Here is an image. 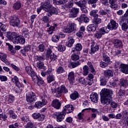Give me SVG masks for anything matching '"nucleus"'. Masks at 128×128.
<instances>
[{
	"label": "nucleus",
	"mask_w": 128,
	"mask_h": 128,
	"mask_svg": "<svg viewBox=\"0 0 128 128\" xmlns=\"http://www.w3.org/2000/svg\"><path fill=\"white\" fill-rule=\"evenodd\" d=\"M75 4L80 6V8H86V0H80L78 2H75Z\"/></svg>",
	"instance_id": "a878e982"
},
{
	"label": "nucleus",
	"mask_w": 128,
	"mask_h": 128,
	"mask_svg": "<svg viewBox=\"0 0 128 128\" xmlns=\"http://www.w3.org/2000/svg\"><path fill=\"white\" fill-rule=\"evenodd\" d=\"M52 106L56 110H60L62 106V103L60 102V100L58 99L54 100L52 102Z\"/></svg>",
	"instance_id": "dca6fc26"
},
{
	"label": "nucleus",
	"mask_w": 128,
	"mask_h": 128,
	"mask_svg": "<svg viewBox=\"0 0 128 128\" xmlns=\"http://www.w3.org/2000/svg\"><path fill=\"white\" fill-rule=\"evenodd\" d=\"M18 34L16 32H8L6 34V37L8 38L10 40H12L13 43L14 42Z\"/></svg>",
	"instance_id": "9b49d317"
},
{
	"label": "nucleus",
	"mask_w": 128,
	"mask_h": 128,
	"mask_svg": "<svg viewBox=\"0 0 128 128\" xmlns=\"http://www.w3.org/2000/svg\"><path fill=\"white\" fill-rule=\"evenodd\" d=\"M114 46L115 48H122L123 46L122 42V40H114Z\"/></svg>",
	"instance_id": "2f4dec72"
},
{
	"label": "nucleus",
	"mask_w": 128,
	"mask_h": 128,
	"mask_svg": "<svg viewBox=\"0 0 128 128\" xmlns=\"http://www.w3.org/2000/svg\"><path fill=\"white\" fill-rule=\"evenodd\" d=\"M78 82L82 84H84V86H86V80L82 77H80L78 79Z\"/></svg>",
	"instance_id": "bf43d9fd"
},
{
	"label": "nucleus",
	"mask_w": 128,
	"mask_h": 128,
	"mask_svg": "<svg viewBox=\"0 0 128 128\" xmlns=\"http://www.w3.org/2000/svg\"><path fill=\"white\" fill-rule=\"evenodd\" d=\"M41 4L46 8H50L52 6L50 4V0H46L44 2H42Z\"/></svg>",
	"instance_id": "09e8293b"
},
{
	"label": "nucleus",
	"mask_w": 128,
	"mask_h": 128,
	"mask_svg": "<svg viewBox=\"0 0 128 128\" xmlns=\"http://www.w3.org/2000/svg\"><path fill=\"white\" fill-rule=\"evenodd\" d=\"M92 22L94 24L98 26V24H100L102 23V19L98 18V16L95 17L93 18Z\"/></svg>",
	"instance_id": "a19ab883"
},
{
	"label": "nucleus",
	"mask_w": 128,
	"mask_h": 128,
	"mask_svg": "<svg viewBox=\"0 0 128 128\" xmlns=\"http://www.w3.org/2000/svg\"><path fill=\"white\" fill-rule=\"evenodd\" d=\"M66 112L62 110V112H56L53 114V116L56 118L57 122H60L64 118Z\"/></svg>",
	"instance_id": "6e6552de"
},
{
	"label": "nucleus",
	"mask_w": 128,
	"mask_h": 128,
	"mask_svg": "<svg viewBox=\"0 0 128 128\" xmlns=\"http://www.w3.org/2000/svg\"><path fill=\"white\" fill-rule=\"evenodd\" d=\"M56 26H58V24H54L53 26H50V27L46 30V32H48L49 34H52L56 30Z\"/></svg>",
	"instance_id": "7c9ffc66"
},
{
	"label": "nucleus",
	"mask_w": 128,
	"mask_h": 128,
	"mask_svg": "<svg viewBox=\"0 0 128 128\" xmlns=\"http://www.w3.org/2000/svg\"><path fill=\"white\" fill-rule=\"evenodd\" d=\"M32 80L35 84H38V86H42V84H44V81L42 78L36 75Z\"/></svg>",
	"instance_id": "f3484780"
},
{
	"label": "nucleus",
	"mask_w": 128,
	"mask_h": 128,
	"mask_svg": "<svg viewBox=\"0 0 128 128\" xmlns=\"http://www.w3.org/2000/svg\"><path fill=\"white\" fill-rule=\"evenodd\" d=\"M80 94H78V92L76 91L70 95V98H71V100H76V98H78Z\"/></svg>",
	"instance_id": "37998d69"
},
{
	"label": "nucleus",
	"mask_w": 128,
	"mask_h": 128,
	"mask_svg": "<svg viewBox=\"0 0 128 128\" xmlns=\"http://www.w3.org/2000/svg\"><path fill=\"white\" fill-rule=\"evenodd\" d=\"M10 26H12L14 28H18L20 24V18H18V17L16 16H10Z\"/></svg>",
	"instance_id": "20e7f679"
},
{
	"label": "nucleus",
	"mask_w": 128,
	"mask_h": 128,
	"mask_svg": "<svg viewBox=\"0 0 128 128\" xmlns=\"http://www.w3.org/2000/svg\"><path fill=\"white\" fill-rule=\"evenodd\" d=\"M68 80L69 82H73L74 80V72H70L68 74Z\"/></svg>",
	"instance_id": "864d4df0"
},
{
	"label": "nucleus",
	"mask_w": 128,
	"mask_h": 128,
	"mask_svg": "<svg viewBox=\"0 0 128 128\" xmlns=\"http://www.w3.org/2000/svg\"><path fill=\"white\" fill-rule=\"evenodd\" d=\"M108 32H110V30H108V26L102 27L98 30V32H100L102 36H104V34H108Z\"/></svg>",
	"instance_id": "c9c22d12"
},
{
	"label": "nucleus",
	"mask_w": 128,
	"mask_h": 128,
	"mask_svg": "<svg viewBox=\"0 0 128 128\" xmlns=\"http://www.w3.org/2000/svg\"><path fill=\"white\" fill-rule=\"evenodd\" d=\"M114 92H112V90L106 88L102 89L100 92L101 104L108 106L112 98V96Z\"/></svg>",
	"instance_id": "f257e3e1"
},
{
	"label": "nucleus",
	"mask_w": 128,
	"mask_h": 128,
	"mask_svg": "<svg viewBox=\"0 0 128 128\" xmlns=\"http://www.w3.org/2000/svg\"><path fill=\"white\" fill-rule=\"evenodd\" d=\"M74 106L68 104L63 108L62 110L64 111V112H66V114H70V112H74Z\"/></svg>",
	"instance_id": "4468645a"
},
{
	"label": "nucleus",
	"mask_w": 128,
	"mask_h": 128,
	"mask_svg": "<svg viewBox=\"0 0 128 128\" xmlns=\"http://www.w3.org/2000/svg\"><path fill=\"white\" fill-rule=\"evenodd\" d=\"M104 74L105 78H108V80L110 78L114 76V72H112V70H105Z\"/></svg>",
	"instance_id": "4be33fe9"
},
{
	"label": "nucleus",
	"mask_w": 128,
	"mask_h": 128,
	"mask_svg": "<svg viewBox=\"0 0 128 128\" xmlns=\"http://www.w3.org/2000/svg\"><path fill=\"white\" fill-rule=\"evenodd\" d=\"M20 86H18V88L16 90V94H22V92L24 90V85L20 84Z\"/></svg>",
	"instance_id": "13d9d810"
},
{
	"label": "nucleus",
	"mask_w": 128,
	"mask_h": 128,
	"mask_svg": "<svg viewBox=\"0 0 128 128\" xmlns=\"http://www.w3.org/2000/svg\"><path fill=\"white\" fill-rule=\"evenodd\" d=\"M76 30V24L74 22L69 23L64 28L63 31L66 34L72 32Z\"/></svg>",
	"instance_id": "7ed1b4c3"
},
{
	"label": "nucleus",
	"mask_w": 128,
	"mask_h": 128,
	"mask_svg": "<svg viewBox=\"0 0 128 128\" xmlns=\"http://www.w3.org/2000/svg\"><path fill=\"white\" fill-rule=\"evenodd\" d=\"M68 42L66 43V46L68 48H72L74 44V39L72 36H69Z\"/></svg>",
	"instance_id": "393cba45"
},
{
	"label": "nucleus",
	"mask_w": 128,
	"mask_h": 128,
	"mask_svg": "<svg viewBox=\"0 0 128 128\" xmlns=\"http://www.w3.org/2000/svg\"><path fill=\"white\" fill-rule=\"evenodd\" d=\"M96 28H98V25H96V24H89L86 28L88 32H96Z\"/></svg>",
	"instance_id": "bb28decb"
},
{
	"label": "nucleus",
	"mask_w": 128,
	"mask_h": 128,
	"mask_svg": "<svg viewBox=\"0 0 128 128\" xmlns=\"http://www.w3.org/2000/svg\"><path fill=\"white\" fill-rule=\"evenodd\" d=\"M56 58V56L54 55V54H52L50 56L48 57V60L50 62H54Z\"/></svg>",
	"instance_id": "052dcab7"
},
{
	"label": "nucleus",
	"mask_w": 128,
	"mask_h": 128,
	"mask_svg": "<svg viewBox=\"0 0 128 128\" xmlns=\"http://www.w3.org/2000/svg\"><path fill=\"white\" fill-rule=\"evenodd\" d=\"M42 102L38 101L35 103L34 106L37 108H42L44 106H46L48 104V96L46 94H44L42 96Z\"/></svg>",
	"instance_id": "39448f33"
},
{
	"label": "nucleus",
	"mask_w": 128,
	"mask_h": 128,
	"mask_svg": "<svg viewBox=\"0 0 128 128\" xmlns=\"http://www.w3.org/2000/svg\"><path fill=\"white\" fill-rule=\"evenodd\" d=\"M47 82L48 84H50V82H54V76L52 74H49L46 78Z\"/></svg>",
	"instance_id": "a18cd8bd"
},
{
	"label": "nucleus",
	"mask_w": 128,
	"mask_h": 128,
	"mask_svg": "<svg viewBox=\"0 0 128 128\" xmlns=\"http://www.w3.org/2000/svg\"><path fill=\"white\" fill-rule=\"evenodd\" d=\"M102 60L104 62L107 63L108 64H112V61H110V58L108 55L104 54L102 57Z\"/></svg>",
	"instance_id": "58836bf2"
},
{
	"label": "nucleus",
	"mask_w": 128,
	"mask_h": 128,
	"mask_svg": "<svg viewBox=\"0 0 128 128\" xmlns=\"http://www.w3.org/2000/svg\"><path fill=\"white\" fill-rule=\"evenodd\" d=\"M25 42L26 39L24 38V37L22 36H17L14 44H24Z\"/></svg>",
	"instance_id": "a211bd4d"
},
{
	"label": "nucleus",
	"mask_w": 128,
	"mask_h": 128,
	"mask_svg": "<svg viewBox=\"0 0 128 128\" xmlns=\"http://www.w3.org/2000/svg\"><path fill=\"white\" fill-rule=\"evenodd\" d=\"M90 98L92 102L96 104V102H98V95L96 92H93L90 96Z\"/></svg>",
	"instance_id": "6ab92c4d"
},
{
	"label": "nucleus",
	"mask_w": 128,
	"mask_h": 128,
	"mask_svg": "<svg viewBox=\"0 0 128 128\" xmlns=\"http://www.w3.org/2000/svg\"><path fill=\"white\" fill-rule=\"evenodd\" d=\"M98 0H88V4H91L92 8H94L96 7V2Z\"/></svg>",
	"instance_id": "de8ad7c7"
},
{
	"label": "nucleus",
	"mask_w": 128,
	"mask_h": 128,
	"mask_svg": "<svg viewBox=\"0 0 128 128\" xmlns=\"http://www.w3.org/2000/svg\"><path fill=\"white\" fill-rule=\"evenodd\" d=\"M25 128H36V125L32 122H28L26 125L24 126Z\"/></svg>",
	"instance_id": "8fccbe9b"
},
{
	"label": "nucleus",
	"mask_w": 128,
	"mask_h": 128,
	"mask_svg": "<svg viewBox=\"0 0 128 128\" xmlns=\"http://www.w3.org/2000/svg\"><path fill=\"white\" fill-rule=\"evenodd\" d=\"M122 115L124 116L127 125L128 126V112L126 110L123 111Z\"/></svg>",
	"instance_id": "774afa93"
},
{
	"label": "nucleus",
	"mask_w": 128,
	"mask_h": 128,
	"mask_svg": "<svg viewBox=\"0 0 128 128\" xmlns=\"http://www.w3.org/2000/svg\"><path fill=\"white\" fill-rule=\"evenodd\" d=\"M80 64V62H70L68 64V68H76V66H78Z\"/></svg>",
	"instance_id": "473e14b6"
},
{
	"label": "nucleus",
	"mask_w": 128,
	"mask_h": 128,
	"mask_svg": "<svg viewBox=\"0 0 128 128\" xmlns=\"http://www.w3.org/2000/svg\"><path fill=\"white\" fill-rule=\"evenodd\" d=\"M80 12V8H72L70 10V13L68 14V18H74L78 16V14Z\"/></svg>",
	"instance_id": "1a4fd4ad"
},
{
	"label": "nucleus",
	"mask_w": 128,
	"mask_h": 128,
	"mask_svg": "<svg viewBox=\"0 0 128 128\" xmlns=\"http://www.w3.org/2000/svg\"><path fill=\"white\" fill-rule=\"evenodd\" d=\"M98 10H92L90 12V16H93L94 18H96V16H98Z\"/></svg>",
	"instance_id": "603ef678"
},
{
	"label": "nucleus",
	"mask_w": 128,
	"mask_h": 128,
	"mask_svg": "<svg viewBox=\"0 0 128 128\" xmlns=\"http://www.w3.org/2000/svg\"><path fill=\"white\" fill-rule=\"evenodd\" d=\"M76 53L74 52L71 55V60L76 62V60H80V56L76 54Z\"/></svg>",
	"instance_id": "6e6d98bb"
},
{
	"label": "nucleus",
	"mask_w": 128,
	"mask_h": 128,
	"mask_svg": "<svg viewBox=\"0 0 128 128\" xmlns=\"http://www.w3.org/2000/svg\"><path fill=\"white\" fill-rule=\"evenodd\" d=\"M12 82H14L16 86H20V81L18 80V76H15L13 78H12Z\"/></svg>",
	"instance_id": "c03bdc74"
},
{
	"label": "nucleus",
	"mask_w": 128,
	"mask_h": 128,
	"mask_svg": "<svg viewBox=\"0 0 128 128\" xmlns=\"http://www.w3.org/2000/svg\"><path fill=\"white\" fill-rule=\"evenodd\" d=\"M78 22H84L86 24H88V22H90V18H88L85 14H82L79 18Z\"/></svg>",
	"instance_id": "aec40b11"
},
{
	"label": "nucleus",
	"mask_w": 128,
	"mask_h": 128,
	"mask_svg": "<svg viewBox=\"0 0 128 128\" xmlns=\"http://www.w3.org/2000/svg\"><path fill=\"white\" fill-rule=\"evenodd\" d=\"M66 46L64 44H60L58 46V52H64L66 50Z\"/></svg>",
	"instance_id": "69168bd1"
},
{
	"label": "nucleus",
	"mask_w": 128,
	"mask_h": 128,
	"mask_svg": "<svg viewBox=\"0 0 128 128\" xmlns=\"http://www.w3.org/2000/svg\"><path fill=\"white\" fill-rule=\"evenodd\" d=\"M120 68L121 72L125 74H128V64H120Z\"/></svg>",
	"instance_id": "5701e85b"
},
{
	"label": "nucleus",
	"mask_w": 128,
	"mask_h": 128,
	"mask_svg": "<svg viewBox=\"0 0 128 128\" xmlns=\"http://www.w3.org/2000/svg\"><path fill=\"white\" fill-rule=\"evenodd\" d=\"M108 78L105 76H101L100 77V86H106V82H108Z\"/></svg>",
	"instance_id": "c756f323"
},
{
	"label": "nucleus",
	"mask_w": 128,
	"mask_h": 128,
	"mask_svg": "<svg viewBox=\"0 0 128 128\" xmlns=\"http://www.w3.org/2000/svg\"><path fill=\"white\" fill-rule=\"evenodd\" d=\"M110 104V106L112 108H118V103H116L114 101H112V98H111V100H110V104Z\"/></svg>",
	"instance_id": "49530a36"
},
{
	"label": "nucleus",
	"mask_w": 128,
	"mask_h": 128,
	"mask_svg": "<svg viewBox=\"0 0 128 128\" xmlns=\"http://www.w3.org/2000/svg\"><path fill=\"white\" fill-rule=\"evenodd\" d=\"M44 10L45 12H48V8L45 7L44 5H42V4H40V8H37V12L38 14H40V13L42 12V10Z\"/></svg>",
	"instance_id": "3c124183"
},
{
	"label": "nucleus",
	"mask_w": 128,
	"mask_h": 128,
	"mask_svg": "<svg viewBox=\"0 0 128 128\" xmlns=\"http://www.w3.org/2000/svg\"><path fill=\"white\" fill-rule=\"evenodd\" d=\"M82 50V44L78 43L76 45V48H72V52L78 54V52H80Z\"/></svg>",
	"instance_id": "412c9836"
},
{
	"label": "nucleus",
	"mask_w": 128,
	"mask_h": 128,
	"mask_svg": "<svg viewBox=\"0 0 128 128\" xmlns=\"http://www.w3.org/2000/svg\"><path fill=\"white\" fill-rule=\"evenodd\" d=\"M118 79H114L113 78L110 82V86H113V88H116V86H118Z\"/></svg>",
	"instance_id": "ea45409f"
},
{
	"label": "nucleus",
	"mask_w": 128,
	"mask_h": 128,
	"mask_svg": "<svg viewBox=\"0 0 128 128\" xmlns=\"http://www.w3.org/2000/svg\"><path fill=\"white\" fill-rule=\"evenodd\" d=\"M83 70V76H86L88 74V66H84L82 67Z\"/></svg>",
	"instance_id": "5fc2aeb1"
},
{
	"label": "nucleus",
	"mask_w": 128,
	"mask_h": 128,
	"mask_svg": "<svg viewBox=\"0 0 128 128\" xmlns=\"http://www.w3.org/2000/svg\"><path fill=\"white\" fill-rule=\"evenodd\" d=\"M14 100H16V98L12 94H9L6 98V102L8 104H12V102H14Z\"/></svg>",
	"instance_id": "b1692460"
},
{
	"label": "nucleus",
	"mask_w": 128,
	"mask_h": 128,
	"mask_svg": "<svg viewBox=\"0 0 128 128\" xmlns=\"http://www.w3.org/2000/svg\"><path fill=\"white\" fill-rule=\"evenodd\" d=\"M52 40L53 42H58L60 40V36L57 35H54L52 38Z\"/></svg>",
	"instance_id": "0e129e2a"
},
{
	"label": "nucleus",
	"mask_w": 128,
	"mask_h": 128,
	"mask_svg": "<svg viewBox=\"0 0 128 128\" xmlns=\"http://www.w3.org/2000/svg\"><path fill=\"white\" fill-rule=\"evenodd\" d=\"M120 84L122 86H128V80L124 78L120 80Z\"/></svg>",
	"instance_id": "4d7b16f0"
},
{
	"label": "nucleus",
	"mask_w": 128,
	"mask_h": 128,
	"mask_svg": "<svg viewBox=\"0 0 128 128\" xmlns=\"http://www.w3.org/2000/svg\"><path fill=\"white\" fill-rule=\"evenodd\" d=\"M87 64L88 66V68H89V70H90V72L92 74H96V71L94 68V66H92V62H88L87 63Z\"/></svg>",
	"instance_id": "f704fd0d"
},
{
	"label": "nucleus",
	"mask_w": 128,
	"mask_h": 128,
	"mask_svg": "<svg viewBox=\"0 0 128 128\" xmlns=\"http://www.w3.org/2000/svg\"><path fill=\"white\" fill-rule=\"evenodd\" d=\"M12 8L14 10H18L22 8V3L20 1H18L13 4Z\"/></svg>",
	"instance_id": "e433bc0d"
},
{
	"label": "nucleus",
	"mask_w": 128,
	"mask_h": 128,
	"mask_svg": "<svg viewBox=\"0 0 128 128\" xmlns=\"http://www.w3.org/2000/svg\"><path fill=\"white\" fill-rule=\"evenodd\" d=\"M36 66L40 70H44V56H37L36 58Z\"/></svg>",
	"instance_id": "423d86ee"
},
{
	"label": "nucleus",
	"mask_w": 128,
	"mask_h": 128,
	"mask_svg": "<svg viewBox=\"0 0 128 128\" xmlns=\"http://www.w3.org/2000/svg\"><path fill=\"white\" fill-rule=\"evenodd\" d=\"M66 2H68V0H59L58 1L53 0V4L58 6H60V4H66Z\"/></svg>",
	"instance_id": "79ce46f5"
},
{
	"label": "nucleus",
	"mask_w": 128,
	"mask_h": 128,
	"mask_svg": "<svg viewBox=\"0 0 128 128\" xmlns=\"http://www.w3.org/2000/svg\"><path fill=\"white\" fill-rule=\"evenodd\" d=\"M7 56L6 54L1 53V56H0V58L3 62H4L6 64H7V66H8L10 64V62H8V59H6Z\"/></svg>",
	"instance_id": "cd10ccee"
},
{
	"label": "nucleus",
	"mask_w": 128,
	"mask_h": 128,
	"mask_svg": "<svg viewBox=\"0 0 128 128\" xmlns=\"http://www.w3.org/2000/svg\"><path fill=\"white\" fill-rule=\"evenodd\" d=\"M109 4H110V8L113 10H116L118 8V5L116 4V0H109Z\"/></svg>",
	"instance_id": "4c0bfd02"
},
{
	"label": "nucleus",
	"mask_w": 128,
	"mask_h": 128,
	"mask_svg": "<svg viewBox=\"0 0 128 128\" xmlns=\"http://www.w3.org/2000/svg\"><path fill=\"white\" fill-rule=\"evenodd\" d=\"M102 34L100 32H99L98 31H96L94 34V38H97V39L102 38Z\"/></svg>",
	"instance_id": "680f3d73"
},
{
	"label": "nucleus",
	"mask_w": 128,
	"mask_h": 128,
	"mask_svg": "<svg viewBox=\"0 0 128 128\" xmlns=\"http://www.w3.org/2000/svg\"><path fill=\"white\" fill-rule=\"evenodd\" d=\"M46 8L48 10V11H46V12H48L47 16H52V14H58L56 8L52 6V5L51 6V7Z\"/></svg>",
	"instance_id": "f8f14e48"
},
{
	"label": "nucleus",
	"mask_w": 128,
	"mask_h": 128,
	"mask_svg": "<svg viewBox=\"0 0 128 128\" xmlns=\"http://www.w3.org/2000/svg\"><path fill=\"white\" fill-rule=\"evenodd\" d=\"M122 30H124V32H126V30L128 28V24L126 22L122 23Z\"/></svg>",
	"instance_id": "338daca9"
},
{
	"label": "nucleus",
	"mask_w": 128,
	"mask_h": 128,
	"mask_svg": "<svg viewBox=\"0 0 128 128\" xmlns=\"http://www.w3.org/2000/svg\"><path fill=\"white\" fill-rule=\"evenodd\" d=\"M56 82L52 83V86H51V92L54 94L56 98H60L64 94H66L68 92V89L66 88L64 85H62L60 87H58L56 88Z\"/></svg>",
	"instance_id": "f03ea898"
},
{
	"label": "nucleus",
	"mask_w": 128,
	"mask_h": 128,
	"mask_svg": "<svg viewBox=\"0 0 128 128\" xmlns=\"http://www.w3.org/2000/svg\"><path fill=\"white\" fill-rule=\"evenodd\" d=\"M26 70L28 76H30L31 78H32V79L36 76V74L32 68L30 66H27L26 68Z\"/></svg>",
	"instance_id": "2eb2a0df"
},
{
	"label": "nucleus",
	"mask_w": 128,
	"mask_h": 128,
	"mask_svg": "<svg viewBox=\"0 0 128 128\" xmlns=\"http://www.w3.org/2000/svg\"><path fill=\"white\" fill-rule=\"evenodd\" d=\"M32 116L34 120H38L40 122L44 120V114H40L38 112H35L32 114Z\"/></svg>",
	"instance_id": "ddd939ff"
},
{
	"label": "nucleus",
	"mask_w": 128,
	"mask_h": 128,
	"mask_svg": "<svg viewBox=\"0 0 128 128\" xmlns=\"http://www.w3.org/2000/svg\"><path fill=\"white\" fill-rule=\"evenodd\" d=\"M109 30H114L118 28V24L114 20H111L110 22L107 26Z\"/></svg>",
	"instance_id": "9d476101"
},
{
	"label": "nucleus",
	"mask_w": 128,
	"mask_h": 128,
	"mask_svg": "<svg viewBox=\"0 0 128 128\" xmlns=\"http://www.w3.org/2000/svg\"><path fill=\"white\" fill-rule=\"evenodd\" d=\"M36 100V96L34 92H28L26 94V100L29 104H32Z\"/></svg>",
	"instance_id": "0eeeda50"
},
{
	"label": "nucleus",
	"mask_w": 128,
	"mask_h": 128,
	"mask_svg": "<svg viewBox=\"0 0 128 128\" xmlns=\"http://www.w3.org/2000/svg\"><path fill=\"white\" fill-rule=\"evenodd\" d=\"M109 64H108L106 62L101 61L100 63V66L102 68H106L108 66Z\"/></svg>",
	"instance_id": "e2e57ef3"
},
{
	"label": "nucleus",
	"mask_w": 128,
	"mask_h": 128,
	"mask_svg": "<svg viewBox=\"0 0 128 128\" xmlns=\"http://www.w3.org/2000/svg\"><path fill=\"white\" fill-rule=\"evenodd\" d=\"M84 110H86V109H84L83 110H82V112H80L78 114V120H79L80 122H86V120L84 119Z\"/></svg>",
	"instance_id": "72a5a7b5"
},
{
	"label": "nucleus",
	"mask_w": 128,
	"mask_h": 128,
	"mask_svg": "<svg viewBox=\"0 0 128 128\" xmlns=\"http://www.w3.org/2000/svg\"><path fill=\"white\" fill-rule=\"evenodd\" d=\"M100 50V46L96 45L95 46H91V49L89 52L90 54H94L95 52H96Z\"/></svg>",
	"instance_id": "c85d7f7f"
}]
</instances>
